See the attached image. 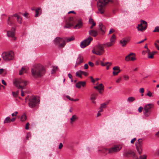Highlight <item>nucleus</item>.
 Returning <instances> with one entry per match:
<instances>
[{
	"instance_id": "nucleus-1",
	"label": "nucleus",
	"mask_w": 159,
	"mask_h": 159,
	"mask_svg": "<svg viewBox=\"0 0 159 159\" xmlns=\"http://www.w3.org/2000/svg\"><path fill=\"white\" fill-rule=\"evenodd\" d=\"M32 75L34 77H40L43 76L45 73L44 67L41 64H35L31 69Z\"/></svg>"
},
{
	"instance_id": "nucleus-2",
	"label": "nucleus",
	"mask_w": 159,
	"mask_h": 159,
	"mask_svg": "<svg viewBox=\"0 0 159 159\" xmlns=\"http://www.w3.org/2000/svg\"><path fill=\"white\" fill-rule=\"evenodd\" d=\"M29 82L28 80L21 78L16 79L13 81L14 85L19 89H23Z\"/></svg>"
},
{
	"instance_id": "nucleus-3",
	"label": "nucleus",
	"mask_w": 159,
	"mask_h": 159,
	"mask_svg": "<svg viewBox=\"0 0 159 159\" xmlns=\"http://www.w3.org/2000/svg\"><path fill=\"white\" fill-rule=\"evenodd\" d=\"M113 0H99L98 8L99 12L102 14L105 12V8L107 4L110 2H113Z\"/></svg>"
},
{
	"instance_id": "nucleus-4",
	"label": "nucleus",
	"mask_w": 159,
	"mask_h": 159,
	"mask_svg": "<svg viewBox=\"0 0 159 159\" xmlns=\"http://www.w3.org/2000/svg\"><path fill=\"white\" fill-rule=\"evenodd\" d=\"M105 52V50L103 48V45L99 44L97 45L93 49L92 52L98 55H101L103 54Z\"/></svg>"
},
{
	"instance_id": "nucleus-5",
	"label": "nucleus",
	"mask_w": 159,
	"mask_h": 159,
	"mask_svg": "<svg viewBox=\"0 0 159 159\" xmlns=\"http://www.w3.org/2000/svg\"><path fill=\"white\" fill-rule=\"evenodd\" d=\"M2 57L5 61H8L14 58V53L12 51L4 52L2 53Z\"/></svg>"
},
{
	"instance_id": "nucleus-6",
	"label": "nucleus",
	"mask_w": 159,
	"mask_h": 159,
	"mask_svg": "<svg viewBox=\"0 0 159 159\" xmlns=\"http://www.w3.org/2000/svg\"><path fill=\"white\" fill-rule=\"evenodd\" d=\"M152 104L150 103L145 105L143 108V113L145 117L149 116L151 113V109L153 107Z\"/></svg>"
},
{
	"instance_id": "nucleus-7",
	"label": "nucleus",
	"mask_w": 159,
	"mask_h": 159,
	"mask_svg": "<svg viewBox=\"0 0 159 159\" xmlns=\"http://www.w3.org/2000/svg\"><path fill=\"white\" fill-rule=\"evenodd\" d=\"M39 102V100L36 97L31 96L29 99L28 105L31 108L35 107L36 105Z\"/></svg>"
},
{
	"instance_id": "nucleus-8",
	"label": "nucleus",
	"mask_w": 159,
	"mask_h": 159,
	"mask_svg": "<svg viewBox=\"0 0 159 159\" xmlns=\"http://www.w3.org/2000/svg\"><path fill=\"white\" fill-rule=\"evenodd\" d=\"M121 148V147L120 146H115L108 149L107 148H104L103 152L106 154L112 153L120 151Z\"/></svg>"
},
{
	"instance_id": "nucleus-9",
	"label": "nucleus",
	"mask_w": 159,
	"mask_h": 159,
	"mask_svg": "<svg viewBox=\"0 0 159 159\" xmlns=\"http://www.w3.org/2000/svg\"><path fill=\"white\" fill-rule=\"evenodd\" d=\"M54 42L56 44H58V47L60 48H62L64 47L66 44L65 40L62 38L57 37L54 40Z\"/></svg>"
},
{
	"instance_id": "nucleus-10",
	"label": "nucleus",
	"mask_w": 159,
	"mask_h": 159,
	"mask_svg": "<svg viewBox=\"0 0 159 159\" xmlns=\"http://www.w3.org/2000/svg\"><path fill=\"white\" fill-rule=\"evenodd\" d=\"M147 27V22L144 20H141V24H138L137 28L138 30L142 31L145 30Z\"/></svg>"
},
{
	"instance_id": "nucleus-11",
	"label": "nucleus",
	"mask_w": 159,
	"mask_h": 159,
	"mask_svg": "<svg viewBox=\"0 0 159 159\" xmlns=\"http://www.w3.org/2000/svg\"><path fill=\"white\" fill-rule=\"evenodd\" d=\"M67 23L65 26L64 27L66 28H69L73 25L76 21V19L75 17H70L68 20Z\"/></svg>"
},
{
	"instance_id": "nucleus-12",
	"label": "nucleus",
	"mask_w": 159,
	"mask_h": 159,
	"mask_svg": "<svg viewBox=\"0 0 159 159\" xmlns=\"http://www.w3.org/2000/svg\"><path fill=\"white\" fill-rule=\"evenodd\" d=\"M93 40V38L89 36L88 38L83 41L80 43V46L81 48H84L88 45Z\"/></svg>"
},
{
	"instance_id": "nucleus-13",
	"label": "nucleus",
	"mask_w": 159,
	"mask_h": 159,
	"mask_svg": "<svg viewBox=\"0 0 159 159\" xmlns=\"http://www.w3.org/2000/svg\"><path fill=\"white\" fill-rule=\"evenodd\" d=\"M142 141L141 139L138 140V141L136 142L135 145L139 155L142 153Z\"/></svg>"
},
{
	"instance_id": "nucleus-14",
	"label": "nucleus",
	"mask_w": 159,
	"mask_h": 159,
	"mask_svg": "<svg viewBox=\"0 0 159 159\" xmlns=\"http://www.w3.org/2000/svg\"><path fill=\"white\" fill-rule=\"evenodd\" d=\"M84 59L83 56L79 55L76 61V63L75 66V68L80 65L83 62Z\"/></svg>"
},
{
	"instance_id": "nucleus-15",
	"label": "nucleus",
	"mask_w": 159,
	"mask_h": 159,
	"mask_svg": "<svg viewBox=\"0 0 159 159\" xmlns=\"http://www.w3.org/2000/svg\"><path fill=\"white\" fill-rule=\"evenodd\" d=\"M15 28H12L11 30L7 32V35L8 37H11L12 38H14V40H16V37H14V35L15 34Z\"/></svg>"
},
{
	"instance_id": "nucleus-16",
	"label": "nucleus",
	"mask_w": 159,
	"mask_h": 159,
	"mask_svg": "<svg viewBox=\"0 0 159 159\" xmlns=\"http://www.w3.org/2000/svg\"><path fill=\"white\" fill-rule=\"evenodd\" d=\"M132 155L135 156V153L130 150L125 151L123 154V156L126 157H129Z\"/></svg>"
},
{
	"instance_id": "nucleus-17",
	"label": "nucleus",
	"mask_w": 159,
	"mask_h": 159,
	"mask_svg": "<svg viewBox=\"0 0 159 159\" xmlns=\"http://www.w3.org/2000/svg\"><path fill=\"white\" fill-rule=\"evenodd\" d=\"M113 70L114 71L112 74L113 75L116 76L121 71L120 68L118 66H116L113 68Z\"/></svg>"
},
{
	"instance_id": "nucleus-18",
	"label": "nucleus",
	"mask_w": 159,
	"mask_h": 159,
	"mask_svg": "<svg viewBox=\"0 0 159 159\" xmlns=\"http://www.w3.org/2000/svg\"><path fill=\"white\" fill-rule=\"evenodd\" d=\"M94 88L98 89L100 94H102L104 89V86L102 84H100L97 86L94 87Z\"/></svg>"
},
{
	"instance_id": "nucleus-19",
	"label": "nucleus",
	"mask_w": 159,
	"mask_h": 159,
	"mask_svg": "<svg viewBox=\"0 0 159 159\" xmlns=\"http://www.w3.org/2000/svg\"><path fill=\"white\" fill-rule=\"evenodd\" d=\"M99 29L100 31H101V33L102 34H105L106 31L105 26L102 24H99Z\"/></svg>"
},
{
	"instance_id": "nucleus-20",
	"label": "nucleus",
	"mask_w": 159,
	"mask_h": 159,
	"mask_svg": "<svg viewBox=\"0 0 159 159\" xmlns=\"http://www.w3.org/2000/svg\"><path fill=\"white\" fill-rule=\"evenodd\" d=\"M13 16L16 17L18 23L20 24H21L22 23V18L17 13H16L14 14Z\"/></svg>"
},
{
	"instance_id": "nucleus-21",
	"label": "nucleus",
	"mask_w": 159,
	"mask_h": 159,
	"mask_svg": "<svg viewBox=\"0 0 159 159\" xmlns=\"http://www.w3.org/2000/svg\"><path fill=\"white\" fill-rule=\"evenodd\" d=\"M35 15L34 16L35 17H37L40 16L42 13V9L41 8L39 7L35 9Z\"/></svg>"
},
{
	"instance_id": "nucleus-22",
	"label": "nucleus",
	"mask_w": 159,
	"mask_h": 159,
	"mask_svg": "<svg viewBox=\"0 0 159 159\" xmlns=\"http://www.w3.org/2000/svg\"><path fill=\"white\" fill-rule=\"evenodd\" d=\"M86 85V83L85 82L80 81L77 83L76 84V86L78 88H80L81 86L84 87Z\"/></svg>"
},
{
	"instance_id": "nucleus-23",
	"label": "nucleus",
	"mask_w": 159,
	"mask_h": 159,
	"mask_svg": "<svg viewBox=\"0 0 159 159\" xmlns=\"http://www.w3.org/2000/svg\"><path fill=\"white\" fill-rule=\"evenodd\" d=\"M78 119V116L76 115H73L70 118V123L72 124L76 120Z\"/></svg>"
},
{
	"instance_id": "nucleus-24",
	"label": "nucleus",
	"mask_w": 159,
	"mask_h": 159,
	"mask_svg": "<svg viewBox=\"0 0 159 159\" xmlns=\"http://www.w3.org/2000/svg\"><path fill=\"white\" fill-rule=\"evenodd\" d=\"M28 68L27 67H23L20 71L19 74L20 75H21L24 73H26L28 70Z\"/></svg>"
},
{
	"instance_id": "nucleus-25",
	"label": "nucleus",
	"mask_w": 159,
	"mask_h": 159,
	"mask_svg": "<svg viewBox=\"0 0 159 159\" xmlns=\"http://www.w3.org/2000/svg\"><path fill=\"white\" fill-rule=\"evenodd\" d=\"M82 26V22L80 20L77 21V24L75 25L74 28L76 29H78L80 28Z\"/></svg>"
},
{
	"instance_id": "nucleus-26",
	"label": "nucleus",
	"mask_w": 159,
	"mask_h": 159,
	"mask_svg": "<svg viewBox=\"0 0 159 159\" xmlns=\"http://www.w3.org/2000/svg\"><path fill=\"white\" fill-rule=\"evenodd\" d=\"M135 56V54L134 53H130L128 55L126 56L125 57V60L126 61H130V57L132 56Z\"/></svg>"
},
{
	"instance_id": "nucleus-27",
	"label": "nucleus",
	"mask_w": 159,
	"mask_h": 159,
	"mask_svg": "<svg viewBox=\"0 0 159 159\" xmlns=\"http://www.w3.org/2000/svg\"><path fill=\"white\" fill-rule=\"evenodd\" d=\"M89 34L90 35L94 37H96L97 35V32L93 30H90L89 31Z\"/></svg>"
},
{
	"instance_id": "nucleus-28",
	"label": "nucleus",
	"mask_w": 159,
	"mask_h": 159,
	"mask_svg": "<svg viewBox=\"0 0 159 159\" xmlns=\"http://www.w3.org/2000/svg\"><path fill=\"white\" fill-rule=\"evenodd\" d=\"M114 44V43L110 41L104 43L103 45L105 47H109L113 46Z\"/></svg>"
},
{
	"instance_id": "nucleus-29",
	"label": "nucleus",
	"mask_w": 159,
	"mask_h": 159,
	"mask_svg": "<svg viewBox=\"0 0 159 159\" xmlns=\"http://www.w3.org/2000/svg\"><path fill=\"white\" fill-rule=\"evenodd\" d=\"M157 53L156 51H154L152 52H149L148 54V57L149 58H153L154 57V55Z\"/></svg>"
},
{
	"instance_id": "nucleus-30",
	"label": "nucleus",
	"mask_w": 159,
	"mask_h": 159,
	"mask_svg": "<svg viewBox=\"0 0 159 159\" xmlns=\"http://www.w3.org/2000/svg\"><path fill=\"white\" fill-rule=\"evenodd\" d=\"M98 94L96 93H93L91 95L90 100H95Z\"/></svg>"
},
{
	"instance_id": "nucleus-31",
	"label": "nucleus",
	"mask_w": 159,
	"mask_h": 159,
	"mask_svg": "<svg viewBox=\"0 0 159 159\" xmlns=\"http://www.w3.org/2000/svg\"><path fill=\"white\" fill-rule=\"evenodd\" d=\"M116 39V38L115 35L114 34H113L112 35L111 38H110V42L114 43H115V42Z\"/></svg>"
},
{
	"instance_id": "nucleus-32",
	"label": "nucleus",
	"mask_w": 159,
	"mask_h": 159,
	"mask_svg": "<svg viewBox=\"0 0 159 159\" xmlns=\"http://www.w3.org/2000/svg\"><path fill=\"white\" fill-rule=\"evenodd\" d=\"M135 99V98L133 97H130L128 98L127 101L129 102H131L134 101Z\"/></svg>"
},
{
	"instance_id": "nucleus-33",
	"label": "nucleus",
	"mask_w": 159,
	"mask_h": 159,
	"mask_svg": "<svg viewBox=\"0 0 159 159\" xmlns=\"http://www.w3.org/2000/svg\"><path fill=\"white\" fill-rule=\"evenodd\" d=\"M76 76L77 77H80V78H82V72L81 70H79L78 71H77L76 72L75 74Z\"/></svg>"
},
{
	"instance_id": "nucleus-34",
	"label": "nucleus",
	"mask_w": 159,
	"mask_h": 159,
	"mask_svg": "<svg viewBox=\"0 0 159 159\" xmlns=\"http://www.w3.org/2000/svg\"><path fill=\"white\" fill-rule=\"evenodd\" d=\"M27 119V117L25 115L23 114L20 118V120L22 121H25Z\"/></svg>"
},
{
	"instance_id": "nucleus-35",
	"label": "nucleus",
	"mask_w": 159,
	"mask_h": 159,
	"mask_svg": "<svg viewBox=\"0 0 159 159\" xmlns=\"http://www.w3.org/2000/svg\"><path fill=\"white\" fill-rule=\"evenodd\" d=\"M75 39V38L74 36H72L70 38H66L65 39V40L67 42H69L74 40Z\"/></svg>"
},
{
	"instance_id": "nucleus-36",
	"label": "nucleus",
	"mask_w": 159,
	"mask_h": 159,
	"mask_svg": "<svg viewBox=\"0 0 159 159\" xmlns=\"http://www.w3.org/2000/svg\"><path fill=\"white\" fill-rule=\"evenodd\" d=\"M120 43L122 44V47H125L127 43L125 40H124V39L120 40Z\"/></svg>"
},
{
	"instance_id": "nucleus-37",
	"label": "nucleus",
	"mask_w": 159,
	"mask_h": 159,
	"mask_svg": "<svg viewBox=\"0 0 159 159\" xmlns=\"http://www.w3.org/2000/svg\"><path fill=\"white\" fill-rule=\"evenodd\" d=\"M11 122V119L9 117H7L5 120L4 121V123H10Z\"/></svg>"
},
{
	"instance_id": "nucleus-38",
	"label": "nucleus",
	"mask_w": 159,
	"mask_h": 159,
	"mask_svg": "<svg viewBox=\"0 0 159 159\" xmlns=\"http://www.w3.org/2000/svg\"><path fill=\"white\" fill-rule=\"evenodd\" d=\"M147 156L146 154L143 155H140L139 157H137V159H147Z\"/></svg>"
},
{
	"instance_id": "nucleus-39",
	"label": "nucleus",
	"mask_w": 159,
	"mask_h": 159,
	"mask_svg": "<svg viewBox=\"0 0 159 159\" xmlns=\"http://www.w3.org/2000/svg\"><path fill=\"white\" fill-rule=\"evenodd\" d=\"M101 65L102 66H105L106 65H108V64H109V66H111L112 64V63L111 62H106V63H104L103 62L101 61Z\"/></svg>"
},
{
	"instance_id": "nucleus-40",
	"label": "nucleus",
	"mask_w": 159,
	"mask_h": 159,
	"mask_svg": "<svg viewBox=\"0 0 159 159\" xmlns=\"http://www.w3.org/2000/svg\"><path fill=\"white\" fill-rule=\"evenodd\" d=\"M58 68L57 66H54L52 67V73H53L54 72L56 71V70H58Z\"/></svg>"
},
{
	"instance_id": "nucleus-41",
	"label": "nucleus",
	"mask_w": 159,
	"mask_h": 159,
	"mask_svg": "<svg viewBox=\"0 0 159 159\" xmlns=\"http://www.w3.org/2000/svg\"><path fill=\"white\" fill-rule=\"evenodd\" d=\"M19 93V90L16 91V92H12L13 95L15 97H16L18 95Z\"/></svg>"
},
{
	"instance_id": "nucleus-42",
	"label": "nucleus",
	"mask_w": 159,
	"mask_h": 159,
	"mask_svg": "<svg viewBox=\"0 0 159 159\" xmlns=\"http://www.w3.org/2000/svg\"><path fill=\"white\" fill-rule=\"evenodd\" d=\"M155 45L157 48L159 50V40H157L155 43Z\"/></svg>"
},
{
	"instance_id": "nucleus-43",
	"label": "nucleus",
	"mask_w": 159,
	"mask_h": 159,
	"mask_svg": "<svg viewBox=\"0 0 159 159\" xmlns=\"http://www.w3.org/2000/svg\"><path fill=\"white\" fill-rule=\"evenodd\" d=\"M107 105V104L105 103L101 104L100 105V109H102L103 108L106 107Z\"/></svg>"
},
{
	"instance_id": "nucleus-44",
	"label": "nucleus",
	"mask_w": 159,
	"mask_h": 159,
	"mask_svg": "<svg viewBox=\"0 0 159 159\" xmlns=\"http://www.w3.org/2000/svg\"><path fill=\"white\" fill-rule=\"evenodd\" d=\"M153 32H159V26L156 27Z\"/></svg>"
},
{
	"instance_id": "nucleus-45",
	"label": "nucleus",
	"mask_w": 159,
	"mask_h": 159,
	"mask_svg": "<svg viewBox=\"0 0 159 159\" xmlns=\"http://www.w3.org/2000/svg\"><path fill=\"white\" fill-rule=\"evenodd\" d=\"M147 95H148L149 97H153V96L152 94V93L150 91H148L147 93Z\"/></svg>"
},
{
	"instance_id": "nucleus-46",
	"label": "nucleus",
	"mask_w": 159,
	"mask_h": 159,
	"mask_svg": "<svg viewBox=\"0 0 159 159\" xmlns=\"http://www.w3.org/2000/svg\"><path fill=\"white\" fill-rule=\"evenodd\" d=\"M7 22H8V25H12V22L11 21V20H10V17H8V20H7Z\"/></svg>"
},
{
	"instance_id": "nucleus-47",
	"label": "nucleus",
	"mask_w": 159,
	"mask_h": 159,
	"mask_svg": "<svg viewBox=\"0 0 159 159\" xmlns=\"http://www.w3.org/2000/svg\"><path fill=\"white\" fill-rule=\"evenodd\" d=\"M88 64L91 67H93L94 66V64L93 62H92L91 61L89 62Z\"/></svg>"
},
{
	"instance_id": "nucleus-48",
	"label": "nucleus",
	"mask_w": 159,
	"mask_h": 159,
	"mask_svg": "<svg viewBox=\"0 0 159 159\" xmlns=\"http://www.w3.org/2000/svg\"><path fill=\"white\" fill-rule=\"evenodd\" d=\"M130 39L131 38L130 37H128L126 38L125 39H124V40H125L126 42L127 43V42L130 41Z\"/></svg>"
},
{
	"instance_id": "nucleus-49",
	"label": "nucleus",
	"mask_w": 159,
	"mask_h": 159,
	"mask_svg": "<svg viewBox=\"0 0 159 159\" xmlns=\"http://www.w3.org/2000/svg\"><path fill=\"white\" fill-rule=\"evenodd\" d=\"M18 113V112L17 111H15L14 113H13L11 114V116H16Z\"/></svg>"
},
{
	"instance_id": "nucleus-50",
	"label": "nucleus",
	"mask_w": 159,
	"mask_h": 159,
	"mask_svg": "<svg viewBox=\"0 0 159 159\" xmlns=\"http://www.w3.org/2000/svg\"><path fill=\"white\" fill-rule=\"evenodd\" d=\"M30 124L29 123H27L25 125V128L26 129H28L29 128V126Z\"/></svg>"
},
{
	"instance_id": "nucleus-51",
	"label": "nucleus",
	"mask_w": 159,
	"mask_h": 159,
	"mask_svg": "<svg viewBox=\"0 0 159 159\" xmlns=\"http://www.w3.org/2000/svg\"><path fill=\"white\" fill-rule=\"evenodd\" d=\"M143 108L142 107H140L138 109L139 112L140 113L142 112L143 111Z\"/></svg>"
},
{
	"instance_id": "nucleus-52",
	"label": "nucleus",
	"mask_w": 159,
	"mask_h": 159,
	"mask_svg": "<svg viewBox=\"0 0 159 159\" xmlns=\"http://www.w3.org/2000/svg\"><path fill=\"white\" fill-rule=\"evenodd\" d=\"M124 78L125 79V80H127L129 79V77L128 75H124Z\"/></svg>"
},
{
	"instance_id": "nucleus-53",
	"label": "nucleus",
	"mask_w": 159,
	"mask_h": 159,
	"mask_svg": "<svg viewBox=\"0 0 159 159\" xmlns=\"http://www.w3.org/2000/svg\"><path fill=\"white\" fill-rule=\"evenodd\" d=\"M66 98L72 101L74 100V99H73V98H70V97L69 96H68V95L66 96Z\"/></svg>"
},
{
	"instance_id": "nucleus-54",
	"label": "nucleus",
	"mask_w": 159,
	"mask_h": 159,
	"mask_svg": "<svg viewBox=\"0 0 159 159\" xmlns=\"http://www.w3.org/2000/svg\"><path fill=\"white\" fill-rule=\"evenodd\" d=\"M144 89L143 88H141L139 89V92L143 93L144 92Z\"/></svg>"
},
{
	"instance_id": "nucleus-55",
	"label": "nucleus",
	"mask_w": 159,
	"mask_h": 159,
	"mask_svg": "<svg viewBox=\"0 0 159 159\" xmlns=\"http://www.w3.org/2000/svg\"><path fill=\"white\" fill-rule=\"evenodd\" d=\"M93 22H94V21L93 20V19L90 18L89 19V24H91L93 23Z\"/></svg>"
},
{
	"instance_id": "nucleus-56",
	"label": "nucleus",
	"mask_w": 159,
	"mask_h": 159,
	"mask_svg": "<svg viewBox=\"0 0 159 159\" xmlns=\"http://www.w3.org/2000/svg\"><path fill=\"white\" fill-rule=\"evenodd\" d=\"M114 32H115L114 30L113 29H110V30L109 32V34H110Z\"/></svg>"
},
{
	"instance_id": "nucleus-57",
	"label": "nucleus",
	"mask_w": 159,
	"mask_h": 159,
	"mask_svg": "<svg viewBox=\"0 0 159 159\" xmlns=\"http://www.w3.org/2000/svg\"><path fill=\"white\" fill-rule=\"evenodd\" d=\"M81 72H82V74H83L84 75H85V76H86L88 75V74L87 73H86L84 71H81Z\"/></svg>"
},
{
	"instance_id": "nucleus-58",
	"label": "nucleus",
	"mask_w": 159,
	"mask_h": 159,
	"mask_svg": "<svg viewBox=\"0 0 159 159\" xmlns=\"http://www.w3.org/2000/svg\"><path fill=\"white\" fill-rule=\"evenodd\" d=\"M121 80V77H119L116 80V82L117 83H119L120 82V81Z\"/></svg>"
},
{
	"instance_id": "nucleus-59",
	"label": "nucleus",
	"mask_w": 159,
	"mask_h": 159,
	"mask_svg": "<svg viewBox=\"0 0 159 159\" xmlns=\"http://www.w3.org/2000/svg\"><path fill=\"white\" fill-rule=\"evenodd\" d=\"M2 83L3 85H5V86L7 85V83L4 80H2Z\"/></svg>"
},
{
	"instance_id": "nucleus-60",
	"label": "nucleus",
	"mask_w": 159,
	"mask_h": 159,
	"mask_svg": "<svg viewBox=\"0 0 159 159\" xmlns=\"http://www.w3.org/2000/svg\"><path fill=\"white\" fill-rule=\"evenodd\" d=\"M156 154L159 156V148L158 149L156 152Z\"/></svg>"
},
{
	"instance_id": "nucleus-61",
	"label": "nucleus",
	"mask_w": 159,
	"mask_h": 159,
	"mask_svg": "<svg viewBox=\"0 0 159 159\" xmlns=\"http://www.w3.org/2000/svg\"><path fill=\"white\" fill-rule=\"evenodd\" d=\"M136 138H134L131 141V143H134V142H135V141L136 140Z\"/></svg>"
},
{
	"instance_id": "nucleus-62",
	"label": "nucleus",
	"mask_w": 159,
	"mask_h": 159,
	"mask_svg": "<svg viewBox=\"0 0 159 159\" xmlns=\"http://www.w3.org/2000/svg\"><path fill=\"white\" fill-rule=\"evenodd\" d=\"M89 67L88 65L87 64H85L84 65V69H88Z\"/></svg>"
},
{
	"instance_id": "nucleus-63",
	"label": "nucleus",
	"mask_w": 159,
	"mask_h": 159,
	"mask_svg": "<svg viewBox=\"0 0 159 159\" xmlns=\"http://www.w3.org/2000/svg\"><path fill=\"white\" fill-rule=\"evenodd\" d=\"M63 146V145L61 143H60L59 145V149H61L62 148Z\"/></svg>"
},
{
	"instance_id": "nucleus-64",
	"label": "nucleus",
	"mask_w": 159,
	"mask_h": 159,
	"mask_svg": "<svg viewBox=\"0 0 159 159\" xmlns=\"http://www.w3.org/2000/svg\"><path fill=\"white\" fill-rule=\"evenodd\" d=\"M136 59V58L135 57H131L130 61H134Z\"/></svg>"
}]
</instances>
